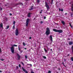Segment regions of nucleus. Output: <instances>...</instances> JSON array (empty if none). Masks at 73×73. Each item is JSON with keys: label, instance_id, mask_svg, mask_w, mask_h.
<instances>
[{"label": "nucleus", "instance_id": "e433bc0d", "mask_svg": "<svg viewBox=\"0 0 73 73\" xmlns=\"http://www.w3.org/2000/svg\"><path fill=\"white\" fill-rule=\"evenodd\" d=\"M1 61H4V59H1Z\"/></svg>", "mask_w": 73, "mask_h": 73}, {"label": "nucleus", "instance_id": "20e7f679", "mask_svg": "<svg viewBox=\"0 0 73 73\" xmlns=\"http://www.w3.org/2000/svg\"><path fill=\"white\" fill-rule=\"evenodd\" d=\"M29 20H30L28 18L26 20V27H28V24H29Z\"/></svg>", "mask_w": 73, "mask_h": 73}, {"label": "nucleus", "instance_id": "4be33fe9", "mask_svg": "<svg viewBox=\"0 0 73 73\" xmlns=\"http://www.w3.org/2000/svg\"><path fill=\"white\" fill-rule=\"evenodd\" d=\"M43 58H44V59H46V57L45 56H43Z\"/></svg>", "mask_w": 73, "mask_h": 73}, {"label": "nucleus", "instance_id": "4d7b16f0", "mask_svg": "<svg viewBox=\"0 0 73 73\" xmlns=\"http://www.w3.org/2000/svg\"><path fill=\"white\" fill-rule=\"evenodd\" d=\"M64 66H65V64H64Z\"/></svg>", "mask_w": 73, "mask_h": 73}, {"label": "nucleus", "instance_id": "f03ea898", "mask_svg": "<svg viewBox=\"0 0 73 73\" xmlns=\"http://www.w3.org/2000/svg\"><path fill=\"white\" fill-rule=\"evenodd\" d=\"M53 31H54V32H59V33H62V30H57L56 29H53Z\"/></svg>", "mask_w": 73, "mask_h": 73}, {"label": "nucleus", "instance_id": "f8f14e48", "mask_svg": "<svg viewBox=\"0 0 73 73\" xmlns=\"http://www.w3.org/2000/svg\"><path fill=\"white\" fill-rule=\"evenodd\" d=\"M31 13H28V17H31Z\"/></svg>", "mask_w": 73, "mask_h": 73}, {"label": "nucleus", "instance_id": "72a5a7b5", "mask_svg": "<svg viewBox=\"0 0 73 73\" xmlns=\"http://www.w3.org/2000/svg\"><path fill=\"white\" fill-rule=\"evenodd\" d=\"M19 5V3H17L16 4V5Z\"/></svg>", "mask_w": 73, "mask_h": 73}, {"label": "nucleus", "instance_id": "412c9836", "mask_svg": "<svg viewBox=\"0 0 73 73\" xmlns=\"http://www.w3.org/2000/svg\"><path fill=\"white\" fill-rule=\"evenodd\" d=\"M21 63L24 66V63L22 62H21Z\"/></svg>", "mask_w": 73, "mask_h": 73}, {"label": "nucleus", "instance_id": "4c0bfd02", "mask_svg": "<svg viewBox=\"0 0 73 73\" xmlns=\"http://www.w3.org/2000/svg\"><path fill=\"white\" fill-rule=\"evenodd\" d=\"M18 68H19V66H17L16 67L17 69H18Z\"/></svg>", "mask_w": 73, "mask_h": 73}, {"label": "nucleus", "instance_id": "9d476101", "mask_svg": "<svg viewBox=\"0 0 73 73\" xmlns=\"http://www.w3.org/2000/svg\"><path fill=\"white\" fill-rule=\"evenodd\" d=\"M33 6H32L31 7H30V9H29V10L30 11H31V10H32L33 9Z\"/></svg>", "mask_w": 73, "mask_h": 73}, {"label": "nucleus", "instance_id": "a211bd4d", "mask_svg": "<svg viewBox=\"0 0 73 73\" xmlns=\"http://www.w3.org/2000/svg\"><path fill=\"white\" fill-rule=\"evenodd\" d=\"M44 51L45 52H46V53H47V50H46V49L45 48H44Z\"/></svg>", "mask_w": 73, "mask_h": 73}, {"label": "nucleus", "instance_id": "393cba45", "mask_svg": "<svg viewBox=\"0 0 73 73\" xmlns=\"http://www.w3.org/2000/svg\"><path fill=\"white\" fill-rule=\"evenodd\" d=\"M71 60H72V61H73V57H72L71 58Z\"/></svg>", "mask_w": 73, "mask_h": 73}, {"label": "nucleus", "instance_id": "bf43d9fd", "mask_svg": "<svg viewBox=\"0 0 73 73\" xmlns=\"http://www.w3.org/2000/svg\"><path fill=\"white\" fill-rule=\"evenodd\" d=\"M26 1H26H28V0H25Z\"/></svg>", "mask_w": 73, "mask_h": 73}, {"label": "nucleus", "instance_id": "473e14b6", "mask_svg": "<svg viewBox=\"0 0 73 73\" xmlns=\"http://www.w3.org/2000/svg\"><path fill=\"white\" fill-rule=\"evenodd\" d=\"M72 15H73V14H72V13L71 14V16H70L71 17H72Z\"/></svg>", "mask_w": 73, "mask_h": 73}, {"label": "nucleus", "instance_id": "3c124183", "mask_svg": "<svg viewBox=\"0 0 73 73\" xmlns=\"http://www.w3.org/2000/svg\"><path fill=\"white\" fill-rule=\"evenodd\" d=\"M58 70H60V68H59Z\"/></svg>", "mask_w": 73, "mask_h": 73}, {"label": "nucleus", "instance_id": "f257e3e1", "mask_svg": "<svg viewBox=\"0 0 73 73\" xmlns=\"http://www.w3.org/2000/svg\"><path fill=\"white\" fill-rule=\"evenodd\" d=\"M14 46H17V45L16 44L13 45L12 46L11 48V50L12 53H14V52H15V50L14 49Z\"/></svg>", "mask_w": 73, "mask_h": 73}, {"label": "nucleus", "instance_id": "0e129e2a", "mask_svg": "<svg viewBox=\"0 0 73 73\" xmlns=\"http://www.w3.org/2000/svg\"><path fill=\"white\" fill-rule=\"evenodd\" d=\"M7 4H8V3H7Z\"/></svg>", "mask_w": 73, "mask_h": 73}, {"label": "nucleus", "instance_id": "6ab92c4d", "mask_svg": "<svg viewBox=\"0 0 73 73\" xmlns=\"http://www.w3.org/2000/svg\"><path fill=\"white\" fill-rule=\"evenodd\" d=\"M20 5L21 6H22L23 5V4L22 3H20Z\"/></svg>", "mask_w": 73, "mask_h": 73}, {"label": "nucleus", "instance_id": "8fccbe9b", "mask_svg": "<svg viewBox=\"0 0 73 73\" xmlns=\"http://www.w3.org/2000/svg\"><path fill=\"white\" fill-rule=\"evenodd\" d=\"M2 72V71L1 70H0V73Z\"/></svg>", "mask_w": 73, "mask_h": 73}, {"label": "nucleus", "instance_id": "37998d69", "mask_svg": "<svg viewBox=\"0 0 73 73\" xmlns=\"http://www.w3.org/2000/svg\"><path fill=\"white\" fill-rule=\"evenodd\" d=\"M10 16H12V14L11 13L10 14Z\"/></svg>", "mask_w": 73, "mask_h": 73}, {"label": "nucleus", "instance_id": "b1692460", "mask_svg": "<svg viewBox=\"0 0 73 73\" xmlns=\"http://www.w3.org/2000/svg\"><path fill=\"white\" fill-rule=\"evenodd\" d=\"M27 58H28V57H27V55L25 56V58L26 59H27Z\"/></svg>", "mask_w": 73, "mask_h": 73}, {"label": "nucleus", "instance_id": "f3484780", "mask_svg": "<svg viewBox=\"0 0 73 73\" xmlns=\"http://www.w3.org/2000/svg\"><path fill=\"white\" fill-rule=\"evenodd\" d=\"M23 46H25L26 45V44L24 43V42H23Z\"/></svg>", "mask_w": 73, "mask_h": 73}, {"label": "nucleus", "instance_id": "c85d7f7f", "mask_svg": "<svg viewBox=\"0 0 73 73\" xmlns=\"http://www.w3.org/2000/svg\"><path fill=\"white\" fill-rule=\"evenodd\" d=\"M66 61V59H64V62H65V61Z\"/></svg>", "mask_w": 73, "mask_h": 73}, {"label": "nucleus", "instance_id": "2eb2a0df", "mask_svg": "<svg viewBox=\"0 0 73 73\" xmlns=\"http://www.w3.org/2000/svg\"><path fill=\"white\" fill-rule=\"evenodd\" d=\"M36 2H37L38 3H39L40 2V0H37L36 1Z\"/></svg>", "mask_w": 73, "mask_h": 73}, {"label": "nucleus", "instance_id": "5701e85b", "mask_svg": "<svg viewBox=\"0 0 73 73\" xmlns=\"http://www.w3.org/2000/svg\"><path fill=\"white\" fill-rule=\"evenodd\" d=\"M15 23H16V22H15V21H14L13 22V24H14V25H15Z\"/></svg>", "mask_w": 73, "mask_h": 73}, {"label": "nucleus", "instance_id": "09e8293b", "mask_svg": "<svg viewBox=\"0 0 73 73\" xmlns=\"http://www.w3.org/2000/svg\"><path fill=\"white\" fill-rule=\"evenodd\" d=\"M35 19H36V18H34V19H33V20H35Z\"/></svg>", "mask_w": 73, "mask_h": 73}, {"label": "nucleus", "instance_id": "de8ad7c7", "mask_svg": "<svg viewBox=\"0 0 73 73\" xmlns=\"http://www.w3.org/2000/svg\"><path fill=\"white\" fill-rule=\"evenodd\" d=\"M62 64H63V65H64V62H62Z\"/></svg>", "mask_w": 73, "mask_h": 73}, {"label": "nucleus", "instance_id": "c756f323", "mask_svg": "<svg viewBox=\"0 0 73 73\" xmlns=\"http://www.w3.org/2000/svg\"><path fill=\"white\" fill-rule=\"evenodd\" d=\"M48 73H51V71L50 70L48 71Z\"/></svg>", "mask_w": 73, "mask_h": 73}, {"label": "nucleus", "instance_id": "f704fd0d", "mask_svg": "<svg viewBox=\"0 0 73 73\" xmlns=\"http://www.w3.org/2000/svg\"><path fill=\"white\" fill-rule=\"evenodd\" d=\"M19 68H20V67H21V65L20 64H19Z\"/></svg>", "mask_w": 73, "mask_h": 73}, {"label": "nucleus", "instance_id": "e2e57ef3", "mask_svg": "<svg viewBox=\"0 0 73 73\" xmlns=\"http://www.w3.org/2000/svg\"><path fill=\"white\" fill-rule=\"evenodd\" d=\"M56 68H57V67H56Z\"/></svg>", "mask_w": 73, "mask_h": 73}, {"label": "nucleus", "instance_id": "a18cd8bd", "mask_svg": "<svg viewBox=\"0 0 73 73\" xmlns=\"http://www.w3.org/2000/svg\"><path fill=\"white\" fill-rule=\"evenodd\" d=\"M67 15V13H65V15Z\"/></svg>", "mask_w": 73, "mask_h": 73}, {"label": "nucleus", "instance_id": "6e6552de", "mask_svg": "<svg viewBox=\"0 0 73 73\" xmlns=\"http://www.w3.org/2000/svg\"><path fill=\"white\" fill-rule=\"evenodd\" d=\"M17 58L19 60H20V58H21V56H20V55L18 54H17Z\"/></svg>", "mask_w": 73, "mask_h": 73}, {"label": "nucleus", "instance_id": "c9c22d12", "mask_svg": "<svg viewBox=\"0 0 73 73\" xmlns=\"http://www.w3.org/2000/svg\"><path fill=\"white\" fill-rule=\"evenodd\" d=\"M2 9H3L2 8H1L0 9V11H1Z\"/></svg>", "mask_w": 73, "mask_h": 73}, {"label": "nucleus", "instance_id": "a19ab883", "mask_svg": "<svg viewBox=\"0 0 73 73\" xmlns=\"http://www.w3.org/2000/svg\"><path fill=\"white\" fill-rule=\"evenodd\" d=\"M46 19V17H44V19Z\"/></svg>", "mask_w": 73, "mask_h": 73}, {"label": "nucleus", "instance_id": "49530a36", "mask_svg": "<svg viewBox=\"0 0 73 73\" xmlns=\"http://www.w3.org/2000/svg\"><path fill=\"white\" fill-rule=\"evenodd\" d=\"M31 38H32V37H30L29 39H31Z\"/></svg>", "mask_w": 73, "mask_h": 73}, {"label": "nucleus", "instance_id": "cd10ccee", "mask_svg": "<svg viewBox=\"0 0 73 73\" xmlns=\"http://www.w3.org/2000/svg\"><path fill=\"white\" fill-rule=\"evenodd\" d=\"M2 51H1V48H0V52H1Z\"/></svg>", "mask_w": 73, "mask_h": 73}, {"label": "nucleus", "instance_id": "c03bdc74", "mask_svg": "<svg viewBox=\"0 0 73 73\" xmlns=\"http://www.w3.org/2000/svg\"><path fill=\"white\" fill-rule=\"evenodd\" d=\"M69 55H70V54H68V55H67V56L68 57V56H69Z\"/></svg>", "mask_w": 73, "mask_h": 73}, {"label": "nucleus", "instance_id": "69168bd1", "mask_svg": "<svg viewBox=\"0 0 73 73\" xmlns=\"http://www.w3.org/2000/svg\"><path fill=\"white\" fill-rule=\"evenodd\" d=\"M0 60H1V59H0Z\"/></svg>", "mask_w": 73, "mask_h": 73}, {"label": "nucleus", "instance_id": "7c9ffc66", "mask_svg": "<svg viewBox=\"0 0 73 73\" xmlns=\"http://www.w3.org/2000/svg\"><path fill=\"white\" fill-rule=\"evenodd\" d=\"M70 26L71 28H72V25H71L70 23Z\"/></svg>", "mask_w": 73, "mask_h": 73}, {"label": "nucleus", "instance_id": "6e6d98bb", "mask_svg": "<svg viewBox=\"0 0 73 73\" xmlns=\"http://www.w3.org/2000/svg\"><path fill=\"white\" fill-rule=\"evenodd\" d=\"M50 50H51V51H52V49H50Z\"/></svg>", "mask_w": 73, "mask_h": 73}, {"label": "nucleus", "instance_id": "58836bf2", "mask_svg": "<svg viewBox=\"0 0 73 73\" xmlns=\"http://www.w3.org/2000/svg\"><path fill=\"white\" fill-rule=\"evenodd\" d=\"M61 11H62V12H63V9H61Z\"/></svg>", "mask_w": 73, "mask_h": 73}, {"label": "nucleus", "instance_id": "864d4df0", "mask_svg": "<svg viewBox=\"0 0 73 73\" xmlns=\"http://www.w3.org/2000/svg\"><path fill=\"white\" fill-rule=\"evenodd\" d=\"M24 49H25V50H26V49H27V48H25Z\"/></svg>", "mask_w": 73, "mask_h": 73}, {"label": "nucleus", "instance_id": "a878e982", "mask_svg": "<svg viewBox=\"0 0 73 73\" xmlns=\"http://www.w3.org/2000/svg\"><path fill=\"white\" fill-rule=\"evenodd\" d=\"M18 49H19V51H20V50H21V48H20V47H18Z\"/></svg>", "mask_w": 73, "mask_h": 73}, {"label": "nucleus", "instance_id": "79ce46f5", "mask_svg": "<svg viewBox=\"0 0 73 73\" xmlns=\"http://www.w3.org/2000/svg\"><path fill=\"white\" fill-rule=\"evenodd\" d=\"M59 11H60L61 10V9H60V8H59Z\"/></svg>", "mask_w": 73, "mask_h": 73}, {"label": "nucleus", "instance_id": "2f4dec72", "mask_svg": "<svg viewBox=\"0 0 73 73\" xmlns=\"http://www.w3.org/2000/svg\"><path fill=\"white\" fill-rule=\"evenodd\" d=\"M42 23H43V22H42V21H41L40 24H42Z\"/></svg>", "mask_w": 73, "mask_h": 73}, {"label": "nucleus", "instance_id": "dca6fc26", "mask_svg": "<svg viewBox=\"0 0 73 73\" xmlns=\"http://www.w3.org/2000/svg\"><path fill=\"white\" fill-rule=\"evenodd\" d=\"M9 28V25H7V27L6 28V29H8Z\"/></svg>", "mask_w": 73, "mask_h": 73}, {"label": "nucleus", "instance_id": "aec40b11", "mask_svg": "<svg viewBox=\"0 0 73 73\" xmlns=\"http://www.w3.org/2000/svg\"><path fill=\"white\" fill-rule=\"evenodd\" d=\"M15 28V25H14L13 27V29H14Z\"/></svg>", "mask_w": 73, "mask_h": 73}, {"label": "nucleus", "instance_id": "39448f33", "mask_svg": "<svg viewBox=\"0 0 73 73\" xmlns=\"http://www.w3.org/2000/svg\"><path fill=\"white\" fill-rule=\"evenodd\" d=\"M45 6L47 8V9L48 10L49 9V5H48V3L46 2H45Z\"/></svg>", "mask_w": 73, "mask_h": 73}, {"label": "nucleus", "instance_id": "1a4fd4ad", "mask_svg": "<svg viewBox=\"0 0 73 73\" xmlns=\"http://www.w3.org/2000/svg\"><path fill=\"white\" fill-rule=\"evenodd\" d=\"M0 27H1V28H3V23H1L0 24Z\"/></svg>", "mask_w": 73, "mask_h": 73}, {"label": "nucleus", "instance_id": "4468645a", "mask_svg": "<svg viewBox=\"0 0 73 73\" xmlns=\"http://www.w3.org/2000/svg\"><path fill=\"white\" fill-rule=\"evenodd\" d=\"M61 23L62 24H63V25H65V22L62 21Z\"/></svg>", "mask_w": 73, "mask_h": 73}, {"label": "nucleus", "instance_id": "ea45409f", "mask_svg": "<svg viewBox=\"0 0 73 73\" xmlns=\"http://www.w3.org/2000/svg\"><path fill=\"white\" fill-rule=\"evenodd\" d=\"M20 52L22 53V52H23V51L21 50L20 51Z\"/></svg>", "mask_w": 73, "mask_h": 73}, {"label": "nucleus", "instance_id": "423d86ee", "mask_svg": "<svg viewBox=\"0 0 73 73\" xmlns=\"http://www.w3.org/2000/svg\"><path fill=\"white\" fill-rule=\"evenodd\" d=\"M15 34L16 36H18L19 35V31L18 29H17L15 32Z\"/></svg>", "mask_w": 73, "mask_h": 73}, {"label": "nucleus", "instance_id": "5fc2aeb1", "mask_svg": "<svg viewBox=\"0 0 73 73\" xmlns=\"http://www.w3.org/2000/svg\"><path fill=\"white\" fill-rule=\"evenodd\" d=\"M42 13V12L40 11V13Z\"/></svg>", "mask_w": 73, "mask_h": 73}, {"label": "nucleus", "instance_id": "603ef678", "mask_svg": "<svg viewBox=\"0 0 73 73\" xmlns=\"http://www.w3.org/2000/svg\"><path fill=\"white\" fill-rule=\"evenodd\" d=\"M5 5V6H7V5Z\"/></svg>", "mask_w": 73, "mask_h": 73}, {"label": "nucleus", "instance_id": "bb28decb", "mask_svg": "<svg viewBox=\"0 0 73 73\" xmlns=\"http://www.w3.org/2000/svg\"><path fill=\"white\" fill-rule=\"evenodd\" d=\"M53 0H51V4H53Z\"/></svg>", "mask_w": 73, "mask_h": 73}, {"label": "nucleus", "instance_id": "9b49d317", "mask_svg": "<svg viewBox=\"0 0 73 73\" xmlns=\"http://www.w3.org/2000/svg\"><path fill=\"white\" fill-rule=\"evenodd\" d=\"M71 10L72 11H73V3L72 5L71 6Z\"/></svg>", "mask_w": 73, "mask_h": 73}, {"label": "nucleus", "instance_id": "ddd939ff", "mask_svg": "<svg viewBox=\"0 0 73 73\" xmlns=\"http://www.w3.org/2000/svg\"><path fill=\"white\" fill-rule=\"evenodd\" d=\"M69 44L70 45H72V44H73V42H69Z\"/></svg>", "mask_w": 73, "mask_h": 73}, {"label": "nucleus", "instance_id": "052dcab7", "mask_svg": "<svg viewBox=\"0 0 73 73\" xmlns=\"http://www.w3.org/2000/svg\"><path fill=\"white\" fill-rule=\"evenodd\" d=\"M31 66H32V64H30Z\"/></svg>", "mask_w": 73, "mask_h": 73}, {"label": "nucleus", "instance_id": "13d9d810", "mask_svg": "<svg viewBox=\"0 0 73 73\" xmlns=\"http://www.w3.org/2000/svg\"><path fill=\"white\" fill-rule=\"evenodd\" d=\"M27 65H29V64H28Z\"/></svg>", "mask_w": 73, "mask_h": 73}, {"label": "nucleus", "instance_id": "0eeeda50", "mask_svg": "<svg viewBox=\"0 0 73 73\" xmlns=\"http://www.w3.org/2000/svg\"><path fill=\"white\" fill-rule=\"evenodd\" d=\"M49 38H50V41H51V42H52V41H53V38L52 37V35H50L49 37Z\"/></svg>", "mask_w": 73, "mask_h": 73}, {"label": "nucleus", "instance_id": "680f3d73", "mask_svg": "<svg viewBox=\"0 0 73 73\" xmlns=\"http://www.w3.org/2000/svg\"><path fill=\"white\" fill-rule=\"evenodd\" d=\"M68 40H70V39L68 38Z\"/></svg>", "mask_w": 73, "mask_h": 73}, {"label": "nucleus", "instance_id": "7ed1b4c3", "mask_svg": "<svg viewBox=\"0 0 73 73\" xmlns=\"http://www.w3.org/2000/svg\"><path fill=\"white\" fill-rule=\"evenodd\" d=\"M50 34V30L49 29V28L47 27L46 28V35H49Z\"/></svg>", "mask_w": 73, "mask_h": 73}]
</instances>
